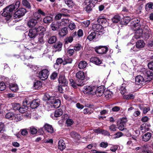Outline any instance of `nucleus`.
<instances>
[{"label": "nucleus", "instance_id": "1", "mask_svg": "<svg viewBox=\"0 0 153 153\" xmlns=\"http://www.w3.org/2000/svg\"><path fill=\"white\" fill-rule=\"evenodd\" d=\"M47 99L48 100V106L50 109L53 108H59L60 105V101L59 100H56L54 97L51 96L48 93H47L45 95Z\"/></svg>", "mask_w": 153, "mask_h": 153}, {"label": "nucleus", "instance_id": "2", "mask_svg": "<svg viewBox=\"0 0 153 153\" xmlns=\"http://www.w3.org/2000/svg\"><path fill=\"white\" fill-rule=\"evenodd\" d=\"M20 2L17 1L15 4H12L7 7L4 10L2 13V16L4 17H10L11 14L16 9H18L19 6Z\"/></svg>", "mask_w": 153, "mask_h": 153}, {"label": "nucleus", "instance_id": "3", "mask_svg": "<svg viewBox=\"0 0 153 153\" xmlns=\"http://www.w3.org/2000/svg\"><path fill=\"white\" fill-rule=\"evenodd\" d=\"M131 23H132L131 25V28L133 30H136L137 29L141 28L143 26H140L138 23L140 22V19L139 18H134L131 20L130 21Z\"/></svg>", "mask_w": 153, "mask_h": 153}, {"label": "nucleus", "instance_id": "4", "mask_svg": "<svg viewBox=\"0 0 153 153\" xmlns=\"http://www.w3.org/2000/svg\"><path fill=\"white\" fill-rule=\"evenodd\" d=\"M94 90L95 86L92 87L88 85L85 86L83 89V93L87 95H94Z\"/></svg>", "mask_w": 153, "mask_h": 153}, {"label": "nucleus", "instance_id": "5", "mask_svg": "<svg viewBox=\"0 0 153 153\" xmlns=\"http://www.w3.org/2000/svg\"><path fill=\"white\" fill-rule=\"evenodd\" d=\"M49 74V72L48 70L43 69L39 72L38 76L42 80H45L47 79Z\"/></svg>", "mask_w": 153, "mask_h": 153}, {"label": "nucleus", "instance_id": "6", "mask_svg": "<svg viewBox=\"0 0 153 153\" xmlns=\"http://www.w3.org/2000/svg\"><path fill=\"white\" fill-rule=\"evenodd\" d=\"M108 47L105 46H99L95 48V51L100 54H103L106 53L108 51Z\"/></svg>", "mask_w": 153, "mask_h": 153}, {"label": "nucleus", "instance_id": "7", "mask_svg": "<svg viewBox=\"0 0 153 153\" xmlns=\"http://www.w3.org/2000/svg\"><path fill=\"white\" fill-rule=\"evenodd\" d=\"M26 12V9L23 8H20L15 13L14 17L15 18H20L24 15Z\"/></svg>", "mask_w": 153, "mask_h": 153}, {"label": "nucleus", "instance_id": "8", "mask_svg": "<svg viewBox=\"0 0 153 153\" xmlns=\"http://www.w3.org/2000/svg\"><path fill=\"white\" fill-rule=\"evenodd\" d=\"M92 29L95 32L102 33L104 31V28L102 25L99 24L93 25L92 27Z\"/></svg>", "mask_w": 153, "mask_h": 153}, {"label": "nucleus", "instance_id": "9", "mask_svg": "<svg viewBox=\"0 0 153 153\" xmlns=\"http://www.w3.org/2000/svg\"><path fill=\"white\" fill-rule=\"evenodd\" d=\"M50 28L53 31H57L61 28L59 23L57 21L53 22L50 25Z\"/></svg>", "mask_w": 153, "mask_h": 153}, {"label": "nucleus", "instance_id": "10", "mask_svg": "<svg viewBox=\"0 0 153 153\" xmlns=\"http://www.w3.org/2000/svg\"><path fill=\"white\" fill-rule=\"evenodd\" d=\"M84 2L85 5V7L86 11L88 12H89L92 10L94 4L91 3L89 0H85Z\"/></svg>", "mask_w": 153, "mask_h": 153}, {"label": "nucleus", "instance_id": "11", "mask_svg": "<svg viewBox=\"0 0 153 153\" xmlns=\"http://www.w3.org/2000/svg\"><path fill=\"white\" fill-rule=\"evenodd\" d=\"M59 84L61 86H65L68 85V81L64 76H60L58 79Z\"/></svg>", "mask_w": 153, "mask_h": 153}, {"label": "nucleus", "instance_id": "12", "mask_svg": "<svg viewBox=\"0 0 153 153\" xmlns=\"http://www.w3.org/2000/svg\"><path fill=\"white\" fill-rule=\"evenodd\" d=\"M136 84L138 85H142L145 84V81L143 77L141 75L137 76L135 78Z\"/></svg>", "mask_w": 153, "mask_h": 153}, {"label": "nucleus", "instance_id": "13", "mask_svg": "<svg viewBox=\"0 0 153 153\" xmlns=\"http://www.w3.org/2000/svg\"><path fill=\"white\" fill-rule=\"evenodd\" d=\"M143 27H142L141 28L137 29L135 30L136 32L134 36L133 37V39H137L139 38L141 36L142 34L143 33L145 32L143 29Z\"/></svg>", "mask_w": 153, "mask_h": 153}, {"label": "nucleus", "instance_id": "14", "mask_svg": "<svg viewBox=\"0 0 153 153\" xmlns=\"http://www.w3.org/2000/svg\"><path fill=\"white\" fill-rule=\"evenodd\" d=\"M94 92V95L96 94L97 96L100 97L103 93V89L100 87L97 88L95 86V90Z\"/></svg>", "mask_w": 153, "mask_h": 153}, {"label": "nucleus", "instance_id": "15", "mask_svg": "<svg viewBox=\"0 0 153 153\" xmlns=\"http://www.w3.org/2000/svg\"><path fill=\"white\" fill-rule=\"evenodd\" d=\"M34 29L36 30V33H39L40 35H44L46 32V29L43 26H39L37 27H35Z\"/></svg>", "mask_w": 153, "mask_h": 153}, {"label": "nucleus", "instance_id": "16", "mask_svg": "<svg viewBox=\"0 0 153 153\" xmlns=\"http://www.w3.org/2000/svg\"><path fill=\"white\" fill-rule=\"evenodd\" d=\"M38 22H39L38 21L33 18L29 20L27 22V24L29 27L33 28L35 26Z\"/></svg>", "mask_w": 153, "mask_h": 153}, {"label": "nucleus", "instance_id": "17", "mask_svg": "<svg viewBox=\"0 0 153 153\" xmlns=\"http://www.w3.org/2000/svg\"><path fill=\"white\" fill-rule=\"evenodd\" d=\"M150 126V124L143 123L141 125L140 130L143 132L149 131V127Z\"/></svg>", "mask_w": 153, "mask_h": 153}, {"label": "nucleus", "instance_id": "18", "mask_svg": "<svg viewBox=\"0 0 153 153\" xmlns=\"http://www.w3.org/2000/svg\"><path fill=\"white\" fill-rule=\"evenodd\" d=\"M37 34L36 30L34 28H33L29 30L28 35L30 38L32 39L35 38Z\"/></svg>", "mask_w": 153, "mask_h": 153}, {"label": "nucleus", "instance_id": "19", "mask_svg": "<svg viewBox=\"0 0 153 153\" xmlns=\"http://www.w3.org/2000/svg\"><path fill=\"white\" fill-rule=\"evenodd\" d=\"M76 78L81 80L80 81L81 82H82V81L85 78V76L84 72L81 71L77 72L76 74Z\"/></svg>", "mask_w": 153, "mask_h": 153}, {"label": "nucleus", "instance_id": "20", "mask_svg": "<svg viewBox=\"0 0 153 153\" xmlns=\"http://www.w3.org/2000/svg\"><path fill=\"white\" fill-rule=\"evenodd\" d=\"M70 81L71 85L74 88H76L77 86H82L84 85L83 82H80V83H78V82L76 81V82L75 83L74 81L72 79H70Z\"/></svg>", "mask_w": 153, "mask_h": 153}, {"label": "nucleus", "instance_id": "21", "mask_svg": "<svg viewBox=\"0 0 153 153\" xmlns=\"http://www.w3.org/2000/svg\"><path fill=\"white\" fill-rule=\"evenodd\" d=\"M152 137V134L150 132H147L144 134L142 137L143 141L147 142Z\"/></svg>", "mask_w": 153, "mask_h": 153}, {"label": "nucleus", "instance_id": "22", "mask_svg": "<svg viewBox=\"0 0 153 153\" xmlns=\"http://www.w3.org/2000/svg\"><path fill=\"white\" fill-rule=\"evenodd\" d=\"M66 147V145L63 140L61 139L58 142V148L60 150L62 151Z\"/></svg>", "mask_w": 153, "mask_h": 153}, {"label": "nucleus", "instance_id": "23", "mask_svg": "<svg viewBox=\"0 0 153 153\" xmlns=\"http://www.w3.org/2000/svg\"><path fill=\"white\" fill-rule=\"evenodd\" d=\"M45 130L48 132L52 133L53 132V128L52 126L48 124H45L44 126Z\"/></svg>", "mask_w": 153, "mask_h": 153}, {"label": "nucleus", "instance_id": "24", "mask_svg": "<svg viewBox=\"0 0 153 153\" xmlns=\"http://www.w3.org/2000/svg\"><path fill=\"white\" fill-rule=\"evenodd\" d=\"M70 23L69 19H62V21L59 22L61 27L66 26Z\"/></svg>", "mask_w": 153, "mask_h": 153}, {"label": "nucleus", "instance_id": "25", "mask_svg": "<svg viewBox=\"0 0 153 153\" xmlns=\"http://www.w3.org/2000/svg\"><path fill=\"white\" fill-rule=\"evenodd\" d=\"M39 100L37 99L34 100L30 104L31 107L32 108H35L38 106L39 105Z\"/></svg>", "mask_w": 153, "mask_h": 153}, {"label": "nucleus", "instance_id": "26", "mask_svg": "<svg viewBox=\"0 0 153 153\" xmlns=\"http://www.w3.org/2000/svg\"><path fill=\"white\" fill-rule=\"evenodd\" d=\"M91 61L97 65H99L101 63L102 61L99 58L96 57H92L90 59Z\"/></svg>", "mask_w": 153, "mask_h": 153}, {"label": "nucleus", "instance_id": "27", "mask_svg": "<svg viewBox=\"0 0 153 153\" xmlns=\"http://www.w3.org/2000/svg\"><path fill=\"white\" fill-rule=\"evenodd\" d=\"M145 45V43L143 40H140L137 42L136 46L138 48H143Z\"/></svg>", "mask_w": 153, "mask_h": 153}, {"label": "nucleus", "instance_id": "28", "mask_svg": "<svg viewBox=\"0 0 153 153\" xmlns=\"http://www.w3.org/2000/svg\"><path fill=\"white\" fill-rule=\"evenodd\" d=\"M10 88L12 91L14 92H16L19 89L18 85L14 83H11L10 84Z\"/></svg>", "mask_w": 153, "mask_h": 153}, {"label": "nucleus", "instance_id": "29", "mask_svg": "<svg viewBox=\"0 0 153 153\" xmlns=\"http://www.w3.org/2000/svg\"><path fill=\"white\" fill-rule=\"evenodd\" d=\"M68 33L67 28L65 27L62 29L59 33V34L61 36H64Z\"/></svg>", "mask_w": 153, "mask_h": 153}, {"label": "nucleus", "instance_id": "30", "mask_svg": "<svg viewBox=\"0 0 153 153\" xmlns=\"http://www.w3.org/2000/svg\"><path fill=\"white\" fill-rule=\"evenodd\" d=\"M87 65L86 62L85 61H80L78 64L79 68L80 69H82L85 68Z\"/></svg>", "mask_w": 153, "mask_h": 153}, {"label": "nucleus", "instance_id": "31", "mask_svg": "<svg viewBox=\"0 0 153 153\" xmlns=\"http://www.w3.org/2000/svg\"><path fill=\"white\" fill-rule=\"evenodd\" d=\"M34 19L40 22L42 20L41 16L39 14L38 11L36 12L33 14Z\"/></svg>", "mask_w": 153, "mask_h": 153}, {"label": "nucleus", "instance_id": "32", "mask_svg": "<svg viewBox=\"0 0 153 153\" xmlns=\"http://www.w3.org/2000/svg\"><path fill=\"white\" fill-rule=\"evenodd\" d=\"M120 17L118 15H115L111 19L113 22L117 23L119 22L120 20Z\"/></svg>", "mask_w": 153, "mask_h": 153}, {"label": "nucleus", "instance_id": "33", "mask_svg": "<svg viewBox=\"0 0 153 153\" xmlns=\"http://www.w3.org/2000/svg\"><path fill=\"white\" fill-rule=\"evenodd\" d=\"M15 117L14 114L11 112L7 113L5 115V117L7 119L10 120H13Z\"/></svg>", "mask_w": 153, "mask_h": 153}, {"label": "nucleus", "instance_id": "34", "mask_svg": "<svg viewBox=\"0 0 153 153\" xmlns=\"http://www.w3.org/2000/svg\"><path fill=\"white\" fill-rule=\"evenodd\" d=\"M70 135L72 137L77 140H79L81 138L79 134L74 131L71 132Z\"/></svg>", "mask_w": 153, "mask_h": 153}, {"label": "nucleus", "instance_id": "35", "mask_svg": "<svg viewBox=\"0 0 153 153\" xmlns=\"http://www.w3.org/2000/svg\"><path fill=\"white\" fill-rule=\"evenodd\" d=\"M42 86L41 82L39 81H37L34 84V87L35 89H39L41 88Z\"/></svg>", "mask_w": 153, "mask_h": 153}, {"label": "nucleus", "instance_id": "36", "mask_svg": "<svg viewBox=\"0 0 153 153\" xmlns=\"http://www.w3.org/2000/svg\"><path fill=\"white\" fill-rule=\"evenodd\" d=\"M128 45L130 47H131L130 50V52L131 53H134L137 51V49L138 48L136 46H133L132 44H130Z\"/></svg>", "mask_w": 153, "mask_h": 153}, {"label": "nucleus", "instance_id": "37", "mask_svg": "<svg viewBox=\"0 0 153 153\" xmlns=\"http://www.w3.org/2000/svg\"><path fill=\"white\" fill-rule=\"evenodd\" d=\"M134 95L133 94H129L127 95H125L123 96L124 99L127 100H131L134 99Z\"/></svg>", "mask_w": 153, "mask_h": 153}, {"label": "nucleus", "instance_id": "38", "mask_svg": "<svg viewBox=\"0 0 153 153\" xmlns=\"http://www.w3.org/2000/svg\"><path fill=\"white\" fill-rule=\"evenodd\" d=\"M52 21V18L50 16H47L45 17L43 20L44 22L46 24L49 23Z\"/></svg>", "mask_w": 153, "mask_h": 153}, {"label": "nucleus", "instance_id": "39", "mask_svg": "<svg viewBox=\"0 0 153 153\" xmlns=\"http://www.w3.org/2000/svg\"><path fill=\"white\" fill-rule=\"evenodd\" d=\"M22 4L26 7L30 9L31 7L30 4L27 0H22Z\"/></svg>", "mask_w": 153, "mask_h": 153}, {"label": "nucleus", "instance_id": "40", "mask_svg": "<svg viewBox=\"0 0 153 153\" xmlns=\"http://www.w3.org/2000/svg\"><path fill=\"white\" fill-rule=\"evenodd\" d=\"M62 113V110L61 109H58L55 111L54 116L55 117H59L61 116Z\"/></svg>", "mask_w": 153, "mask_h": 153}, {"label": "nucleus", "instance_id": "41", "mask_svg": "<svg viewBox=\"0 0 153 153\" xmlns=\"http://www.w3.org/2000/svg\"><path fill=\"white\" fill-rule=\"evenodd\" d=\"M126 85L125 84H122L120 89L122 94L124 95L126 93Z\"/></svg>", "mask_w": 153, "mask_h": 153}, {"label": "nucleus", "instance_id": "42", "mask_svg": "<svg viewBox=\"0 0 153 153\" xmlns=\"http://www.w3.org/2000/svg\"><path fill=\"white\" fill-rule=\"evenodd\" d=\"M73 36H70L66 37L65 40V44L71 43L73 41Z\"/></svg>", "mask_w": 153, "mask_h": 153}, {"label": "nucleus", "instance_id": "43", "mask_svg": "<svg viewBox=\"0 0 153 153\" xmlns=\"http://www.w3.org/2000/svg\"><path fill=\"white\" fill-rule=\"evenodd\" d=\"M105 97L108 99L112 97L113 96V93L112 91L109 90L107 91L104 93Z\"/></svg>", "mask_w": 153, "mask_h": 153}, {"label": "nucleus", "instance_id": "44", "mask_svg": "<svg viewBox=\"0 0 153 153\" xmlns=\"http://www.w3.org/2000/svg\"><path fill=\"white\" fill-rule=\"evenodd\" d=\"M56 40V38L55 36H52L49 39L48 42L49 44H53L55 43Z\"/></svg>", "mask_w": 153, "mask_h": 153}, {"label": "nucleus", "instance_id": "45", "mask_svg": "<svg viewBox=\"0 0 153 153\" xmlns=\"http://www.w3.org/2000/svg\"><path fill=\"white\" fill-rule=\"evenodd\" d=\"M28 109V107L27 106L23 105L22 107H20L19 110V111L21 113H24Z\"/></svg>", "mask_w": 153, "mask_h": 153}, {"label": "nucleus", "instance_id": "46", "mask_svg": "<svg viewBox=\"0 0 153 153\" xmlns=\"http://www.w3.org/2000/svg\"><path fill=\"white\" fill-rule=\"evenodd\" d=\"M12 108L15 111L19 110L20 108V105L18 103H13L12 104Z\"/></svg>", "mask_w": 153, "mask_h": 153}, {"label": "nucleus", "instance_id": "47", "mask_svg": "<svg viewBox=\"0 0 153 153\" xmlns=\"http://www.w3.org/2000/svg\"><path fill=\"white\" fill-rule=\"evenodd\" d=\"M96 35V33L95 32H91L88 36L87 39L90 41H92L95 38Z\"/></svg>", "mask_w": 153, "mask_h": 153}, {"label": "nucleus", "instance_id": "48", "mask_svg": "<svg viewBox=\"0 0 153 153\" xmlns=\"http://www.w3.org/2000/svg\"><path fill=\"white\" fill-rule=\"evenodd\" d=\"M62 46V44L60 42L56 43L54 46V47L58 51L61 50Z\"/></svg>", "mask_w": 153, "mask_h": 153}, {"label": "nucleus", "instance_id": "49", "mask_svg": "<svg viewBox=\"0 0 153 153\" xmlns=\"http://www.w3.org/2000/svg\"><path fill=\"white\" fill-rule=\"evenodd\" d=\"M65 4L69 7H72L74 5V3L72 0H64Z\"/></svg>", "mask_w": 153, "mask_h": 153}, {"label": "nucleus", "instance_id": "50", "mask_svg": "<svg viewBox=\"0 0 153 153\" xmlns=\"http://www.w3.org/2000/svg\"><path fill=\"white\" fill-rule=\"evenodd\" d=\"M150 9H153V3L152 2L147 4L146 6V11H148Z\"/></svg>", "mask_w": 153, "mask_h": 153}, {"label": "nucleus", "instance_id": "51", "mask_svg": "<svg viewBox=\"0 0 153 153\" xmlns=\"http://www.w3.org/2000/svg\"><path fill=\"white\" fill-rule=\"evenodd\" d=\"M82 48L81 45L79 44H77L74 46V50L76 51H78L81 50Z\"/></svg>", "mask_w": 153, "mask_h": 153}, {"label": "nucleus", "instance_id": "52", "mask_svg": "<svg viewBox=\"0 0 153 153\" xmlns=\"http://www.w3.org/2000/svg\"><path fill=\"white\" fill-rule=\"evenodd\" d=\"M69 15L67 14H65L64 13H59L57 14L55 17V19L56 20H59L60 19L61 17L63 16H68Z\"/></svg>", "mask_w": 153, "mask_h": 153}, {"label": "nucleus", "instance_id": "53", "mask_svg": "<svg viewBox=\"0 0 153 153\" xmlns=\"http://www.w3.org/2000/svg\"><path fill=\"white\" fill-rule=\"evenodd\" d=\"M117 126L118 128L120 130L122 131L125 129V125L120 123L119 124L118 123Z\"/></svg>", "mask_w": 153, "mask_h": 153}, {"label": "nucleus", "instance_id": "54", "mask_svg": "<svg viewBox=\"0 0 153 153\" xmlns=\"http://www.w3.org/2000/svg\"><path fill=\"white\" fill-rule=\"evenodd\" d=\"M30 133L32 134H35L37 132V130L33 127H30Z\"/></svg>", "mask_w": 153, "mask_h": 153}, {"label": "nucleus", "instance_id": "55", "mask_svg": "<svg viewBox=\"0 0 153 153\" xmlns=\"http://www.w3.org/2000/svg\"><path fill=\"white\" fill-rule=\"evenodd\" d=\"M63 61L62 58H59L57 59L56 60V63L55 64L54 66L56 65H59L60 64H62Z\"/></svg>", "mask_w": 153, "mask_h": 153}, {"label": "nucleus", "instance_id": "56", "mask_svg": "<svg viewBox=\"0 0 153 153\" xmlns=\"http://www.w3.org/2000/svg\"><path fill=\"white\" fill-rule=\"evenodd\" d=\"M74 50L73 49H68L67 51V54L70 56H72L74 53Z\"/></svg>", "mask_w": 153, "mask_h": 153}, {"label": "nucleus", "instance_id": "57", "mask_svg": "<svg viewBox=\"0 0 153 153\" xmlns=\"http://www.w3.org/2000/svg\"><path fill=\"white\" fill-rule=\"evenodd\" d=\"M98 21L102 24L105 23L107 22V20L105 18H99L98 19Z\"/></svg>", "mask_w": 153, "mask_h": 153}, {"label": "nucleus", "instance_id": "58", "mask_svg": "<svg viewBox=\"0 0 153 153\" xmlns=\"http://www.w3.org/2000/svg\"><path fill=\"white\" fill-rule=\"evenodd\" d=\"M66 123L68 126H70L73 124L74 121L72 120L69 119L66 120Z\"/></svg>", "mask_w": 153, "mask_h": 153}, {"label": "nucleus", "instance_id": "59", "mask_svg": "<svg viewBox=\"0 0 153 153\" xmlns=\"http://www.w3.org/2000/svg\"><path fill=\"white\" fill-rule=\"evenodd\" d=\"M69 28L71 30H73L76 27L75 24L73 23H70L68 25Z\"/></svg>", "mask_w": 153, "mask_h": 153}, {"label": "nucleus", "instance_id": "60", "mask_svg": "<svg viewBox=\"0 0 153 153\" xmlns=\"http://www.w3.org/2000/svg\"><path fill=\"white\" fill-rule=\"evenodd\" d=\"M20 131L21 132V134L23 136H25L28 134V131L27 129H21Z\"/></svg>", "mask_w": 153, "mask_h": 153}, {"label": "nucleus", "instance_id": "61", "mask_svg": "<svg viewBox=\"0 0 153 153\" xmlns=\"http://www.w3.org/2000/svg\"><path fill=\"white\" fill-rule=\"evenodd\" d=\"M118 145H113L110 148V150L112 152H115L118 148Z\"/></svg>", "mask_w": 153, "mask_h": 153}, {"label": "nucleus", "instance_id": "62", "mask_svg": "<svg viewBox=\"0 0 153 153\" xmlns=\"http://www.w3.org/2000/svg\"><path fill=\"white\" fill-rule=\"evenodd\" d=\"M43 36L44 35H40L39 37L38 38L39 42L41 44H43L44 43V40L43 39Z\"/></svg>", "mask_w": 153, "mask_h": 153}, {"label": "nucleus", "instance_id": "63", "mask_svg": "<svg viewBox=\"0 0 153 153\" xmlns=\"http://www.w3.org/2000/svg\"><path fill=\"white\" fill-rule=\"evenodd\" d=\"M120 107L117 106H115L111 108V110L113 112H117L120 110Z\"/></svg>", "mask_w": 153, "mask_h": 153}, {"label": "nucleus", "instance_id": "64", "mask_svg": "<svg viewBox=\"0 0 153 153\" xmlns=\"http://www.w3.org/2000/svg\"><path fill=\"white\" fill-rule=\"evenodd\" d=\"M108 145V143L107 142H102L100 144V147L104 148H106Z\"/></svg>", "mask_w": 153, "mask_h": 153}]
</instances>
